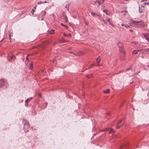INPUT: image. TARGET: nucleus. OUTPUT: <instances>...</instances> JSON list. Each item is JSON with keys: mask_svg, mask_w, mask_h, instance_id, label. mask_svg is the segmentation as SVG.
<instances>
[{"mask_svg": "<svg viewBox=\"0 0 149 149\" xmlns=\"http://www.w3.org/2000/svg\"><path fill=\"white\" fill-rule=\"evenodd\" d=\"M15 56H10L8 58V60L9 61H12L13 60L15 59Z\"/></svg>", "mask_w": 149, "mask_h": 149, "instance_id": "nucleus-7", "label": "nucleus"}, {"mask_svg": "<svg viewBox=\"0 0 149 149\" xmlns=\"http://www.w3.org/2000/svg\"><path fill=\"white\" fill-rule=\"evenodd\" d=\"M91 15L93 16V17H94L95 16V13H94V12H92L91 13Z\"/></svg>", "mask_w": 149, "mask_h": 149, "instance_id": "nucleus-23", "label": "nucleus"}, {"mask_svg": "<svg viewBox=\"0 0 149 149\" xmlns=\"http://www.w3.org/2000/svg\"><path fill=\"white\" fill-rule=\"evenodd\" d=\"M107 21V22H109L110 21V19L109 18L108 19Z\"/></svg>", "mask_w": 149, "mask_h": 149, "instance_id": "nucleus-38", "label": "nucleus"}, {"mask_svg": "<svg viewBox=\"0 0 149 149\" xmlns=\"http://www.w3.org/2000/svg\"><path fill=\"white\" fill-rule=\"evenodd\" d=\"M54 29H52L51 30H50L49 31V33L51 34H53L54 33Z\"/></svg>", "mask_w": 149, "mask_h": 149, "instance_id": "nucleus-16", "label": "nucleus"}, {"mask_svg": "<svg viewBox=\"0 0 149 149\" xmlns=\"http://www.w3.org/2000/svg\"><path fill=\"white\" fill-rule=\"evenodd\" d=\"M9 36H10V39H11V38H10V37H11V34L9 33Z\"/></svg>", "mask_w": 149, "mask_h": 149, "instance_id": "nucleus-42", "label": "nucleus"}, {"mask_svg": "<svg viewBox=\"0 0 149 149\" xmlns=\"http://www.w3.org/2000/svg\"><path fill=\"white\" fill-rule=\"evenodd\" d=\"M25 105L26 107H28V102H26V101H25Z\"/></svg>", "mask_w": 149, "mask_h": 149, "instance_id": "nucleus-28", "label": "nucleus"}, {"mask_svg": "<svg viewBox=\"0 0 149 149\" xmlns=\"http://www.w3.org/2000/svg\"><path fill=\"white\" fill-rule=\"evenodd\" d=\"M103 12L106 13V14L107 15H109V14L107 13V10H103Z\"/></svg>", "mask_w": 149, "mask_h": 149, "instance_id": "nucleus-22", "label": "nucleus"}, {"mask_svg": "<svg viewBox=\"0 0 149 149\" xmlns=\"http://www.w3.org/2000/svg\"><path fill=\"white\" fill-rule=\"evenodd\" d=\"M140 71H139L138 72H137L136 73H134L133 74V76H134L135 75H136L138 74L139 73H140Z\"/></svg>", "mask_w": 149, "mask_h": 149, "instance_id": "nucleus-24", "label": "nucleus"}, {"mask_svg": "<svg viewBox=\"0 0 149 149\" xmlns=\"http://www.w3.org/2000/svg\"><path fill=\"white\" fill-rule=\"evenodd\" d=\"M93 76V74H88L86 75V77L88 78H90L91 77H92Z\"/></svg>", "mask_w": 149, "mask_h": 149, "instance_id": "nucleus-17", "label": "nucleus"}, {"mask_svg": "<svg viewBox=\"0 0 149 149\" xmlns=\"http://www.w3.org/2000/svg\"><path fill=\"white\" fill-rule=\"evenodd\" d=\"M5 82L4 81L2 80H0V87H2L4 85Z\"/></svg>", "mask_w": 149, "mask_h": 149, "instance_id": "nucleus-5", "label": "nucleus"}, {"mask_svg": "<svg viewBox=\"0 0 149 149\" xmlns=\"http://www.w3.org/2000/svg\"><path fill=\"white\" fill-rule=\"evenodd\" d=\"M109 89H106V90H104L103 91V92L105 93H109Z\"/></svg>", "mask_w": 149, "mask_h": 149, "instance_id": "nucleus-15", "label": "nucleus"}, {"mask_svg": "<svg viewBox=\"0 0 149 149\" xmlns=\"http://www.w3.org/2000/svg\"><path fill=\"white\" fill-rule=\"evenodd\" d=\"M70 53H73V52H70Z\"/></svg>", "mask_w": 149, "mask_h": 149, "instance_id": "nucleus-50", "label": "nucleus"}, {"mask_svg": "<svg viewBox=\"0 0 149 149\" xmlns=\"http://www.w3.org/2000/svg\"><path fill=\"white\" fill-rule=\"evenodd\" d=\"M139 13H142L143 12L142 9H141L140 7H139Z\"/></svg>", "mask_w": 149, "mask_h": 149, "instance_id": "nucleus-20", "label": "nucleus"}, {"mask_svg": "<svg viewBox=\"0 0 149 149\" xmlns=\"http://www.w3.org/2000/svg\"><path fill=\"white\" fill-rule=\"evenodd\" d=\"M94 65V64H91L89 66V68H91L93 67V66Z\"/></svg>", "mask_w": 149, "mask_h": 149, "instance_id": "nucleus-30", "label": "nucleus"}, {"mask_svg": "<svg viewBox=\"0 0 149 149\" xmlns=\"http://www.w3.org/2000/svg\"><path fill=\"white\" fill-rule=\"evenodd\" d=\"M33 98V97H31L28 98L25 101L26 102H29Z\"/></svg>", "mask_w": 149, "mask_h": 149, "instance_id": "nucleus-18", "label": "nucleus"}, {"mask_svg": "<svg viewBox=\"0 0 149 149\" xmlns=\"http://www.w3.org/2000/svg\"><path fill=\"white\" fill-rule=\"evenodd\" d=\"M138 52L137 50H134L132 52V54H138Z\"/></svg>", "mask_w": 149, "mask_h": 149, "instance_id": "nucleus-12", "label": "nucleus"}, {"mask_svg": "<svg viewBox=\"0 0 149 149\" xmlns=\"http://www.w3.org/2000/svg\"><path fill=\"white\" fill-rule=\"evenodd\" d=\"M63 16L65 18V21L66 22H68V18L67 17L66 14L65 13H63Z\"/></svg>", "mask_w": 149, "mask_h": 149, "instance_id": "nucleus-9", "label": "nucleus"}, {"mask_svg": "<svg viewBox=\"0 0 149 149\" xmlns=\"http://www.w3.org/2000/svg\"><path fill=\"white\" fill-rule=\"evenodd\" d=\"M69 5L68 4H67L66 5L65 7L66 8H68V7H69Z\"/></svg>", "mask_w": 149, "mask_h": 149, "instance_id": "nucleus-33", "label": "nucleus"}, {"mask_svg": "<svg viewBox=\"0 0 149 149\" xmlns=\"http://www.w3.org/2000/svg\"><path fill=\"white\" fill-rule=\"evenodd\" d=\"M120 127V126L118 125L117 124L116 126V128H117V129L119 128Z\"/></svg>", "mask_w": 149, "mask_h": 149, "instance_id": "nucleus-31", "label": "nucleus"}, {"mask_svg": "<svg viewBox=\"0 0 149 149\" xmlns=\"http://www.w3.org/2000/svg\"><path fill=\"white\" fill-rule=\"evenodd\" d=\"M130 31H132V30H130Z\"/></svg>", "mask_w": 149, "mask_h": 149, "instance_id": "nucleus-53", "label": "nucleus"}, {"mask_svg": "<svg viewBox=\"0 0 149 149\" xmlns=\"http://www.w3.org/2000/svg\"><path fill=\"white\" fill-rule=\"evenodd\" d=\"M63 35L65 37H70L71 36V35L69 33L68 34H65V33H63Z\"/></svg>", "mask_w": 149, "mask_h": 149, "instance_id": "nucleus-14", "label": "nucleus"}, {"mask_svg": "<svg viewBox=\"0 0 149 149\" xmlns=\"http://www.w3.org/2000/svg\"><path fill=\"white\" fill-rule=\"evenodd\" d=\"M144 4L145 5H149V2H145L144 3Z\"/></svg>", "mask_w": 149, "mask_h": 149, "instance_id": "nucleus-29", "label": "nucleus"}, {"mask_svg": "<svg viewBox=\"0 0 149 149\" xmlns=\"http://www.w3.org/2000/svg\"><path fill=\"white\" fill-rule=\"evenodd\" d=\"M125 26L127 28L128 27H129V26L128 25H125Z\"/></svg>", "mask_w": 149, "mask_h": 149, "instance_id": "nucleus-34", "label": "nucleus"}, {"mask_svg": "<svg viewBox=\"0 0 149 149\" xmlns=\"http://www.w3.org/2000/svg\"><path fill=\"white\" fill-rule=\"evenodd\" d=\"M42 3H44V2H42V1H39V2H38V4H39Z\"/></svg>", "mask_w": 149, "mask_h": 149, "instance_id": "nucleus-32", "label": "nucleus"}, {"mask_svg": "<svg viewBox=\"0 0 149 149\" xmlns=\"http://www.w3.org/2000/svg\"><path fill=\"white\" fill-rule=\"evenodd\" d=\"M122 105H121L120 106H122Z\"/></svg>", "mask_w": 149, "mask_h": 149, "instance_id": "nucleus-54", "label": "nucleus"}, {"mask_svg": "<svg viewBox=\"0 0 149 149\" xmlns=\"http://www.w3.org/2000/svg\"><path fill=\"white\" fill-rule=\"evenodd\" d=\"M118 45L119 48L120 52L123 54H125V52L123 49V44L120 42H119L118 43Z\"/></svg>", "mask_w": 149, "mask_h": 149, "instance_id": "nucleus-2", "label": "nucleus"}, {"mask_svg": "<svg viewBox=\"0 0 149 149\" xmlns=\"http://www.w3.org/2000/svg\"><path fill=\"white\" fill-rule=\"evenodd\" d=\"M103 21L104 22L105 24H107V22H106L104 19H103Z\"/></svg>", "mask_w": 149, "mask_h": 149, "instance_id": "nucleus-41", "label": "nucleus"}, {"mask_svg": "<svg viewBox=\"0 0 149 149\" xmlns=\"http://www.w3.org/2000/svg\"><path fill=\"white\" fill-rule=\"evenodd\" d=\"M94 4L96 5V6L97 7H99L100 5V4L98 0H97L95 1Z\"/></svg>", "mask_w": 149, "mask_h": 149, "instance_id": "nucleus-8", "label": "nucleus"}, {"mask_svg": "<svg viewBox=\"0 0 149 149\" xmlns=\"http://www.w3.org/2000/svg\"><path fill=\"white\" fill-rule=\"evenodd\" d=\"M144 36L145 39L149 42V34L146 33L144 35Z\"/></svg>", "mask_w": 149, "mask_h": 149, "instance_id": "nucleus-4", "label": "nucleus"}, {"mask_svg": "<svg viewBox=\"0 0 149 149\" xmlns=\"http://www.w3.org/2000/svg\"><path fill=\"white\" fill-rule=\"evenodd\" d=\"M110 128H107L104 129V130H105V131H108L110 130Z\"/></svg>", "mask_w": 149, "mask_h": 149, "instance_id": "nucleus-27", "label": "nucleus"}, {"mask_svg": "<svg viewBox=\"0 0 149 149\" xmlns=\"http://www.w3.org/2000/svg\"><path fill=\"white\" fill-rule=\"evenodd\" d=\"M96 60L97 62V66H100L101 65H100L99 64V63L101 60V58L100 57V56H99L96 59Z\"/></svg>", "mask_w": 149, "mask_h": 149, "instance_id": "nucleus-3", "label": "nucleus"}, {"mask_svg": "<svg viewBox=\"0 0 149 149\" xmlns=\"http://www.w3.org/2000/svg\"><path fill=\"white\" fill-rule=\"evenodd\" d=\"M55 60H53V63H54V62H55Z\"/></svg>", "mask_w": 149, "mask_h": 149, "instance_id": "nucleus-49", "label": "nucleus"}, {"mask_svg": "<svg viewBox=\"0 0 149 149\" xmlns=\"http://www.w3.org/2000/svg\"><path fill=\"white\" fill-rule=\"evenodd\" d=\"M148 67L149 68V65H148Z\"/></svg>", "mask_w": 149, "mask_h": 149, "instance_id": "nucleus-52", "label": "nucleus"}, {"mask_svg": "<svg viewBox=\"0 0 149 149\" xmlns=\"http://www.w3.org/2000/svg\"><path fill=\"white\" fill-rule=\"evenodd\" d=\"M105 131V130H104V129L100 131V132H103V131Z\"/></svg>", "mask_w": 149, "mask_h": 149, "instance_id": "nucleus-40", "label": "nucleus"}, {"mask_svg": "<svg viewBox=\"0 0 149 149\" xmlns=\"http://www.w3.org/2000/svg\"><path fill=\"white\" fill-rule=\"evenodd\" d=\"M39 96L40 97H41V94H39Z\"/></svg>", "mask_w": 149, "mask_h": 149, "instance_id": "nucleus-48", "label": "nucleus"}, {"mask_svg": "<svg viewBox=\"0 0 149 149\" xmlns=\"http://www.w3.org/2000/svg\"><path fill=\"white\" fill-rule=\"evenodd\" d=\"M125 24H121V26H125Z\"/></svg>", "mask_w": 149, "mask_h": 149, "instance_id": "nucleus-43", "label": "nucleus"}, {"mask_svg": "<svg viewBox=\"0 0 149 149\" xmlns=\"http://www.w3.org/2000/svg\"><path fill=\"white\" fill-rule=\"evenodd\" d=\"M147 0H142L141 2H143L144 1H146Z\"/></svg>", "mask_w": 149, "mask_h": 149, "instance_id": "nucleus-46", "label": "nucleus"}, {"mask_svg": "<svg viewBox=\"0 0 149 149\" xmlns=\"http://www.w3.org/2000/svg\"><path fill=\"white\" fill-rule=\"evenodd\" d=\"M130 67L129 68H127V69H126V70H129L130 69Z\"/></svg>", "mask_w": 149, "mask_h": 149, "instance_id": "nucleus-45", "label": "nucleus"}, {"mask_svg": "<svg viewBox=\"0 0 149 149\" xmlns=\"http://www.w3.org/2000/svg\"><path fill=\"white\" fill-rule=\"evenodd\" d=\"M61 25H62V26H65L63 24H61Z\"/></svg>", "mask_w": 149, "mask_h": 149, "instance_id": "nucleus-47", "label": "nucleus"}, {"mask_svg": "<svg viewBox=\"0 0 149 149\" xmlns=\"http://www.w3.org/2000/svg\"><path fill=\"white\" fill-rule=\"evenodd\" d=\"M65 42L64 40L63 39H62V40H60L59 41V42Z\"/></svg>", "mask_w": 149, "mask_h": 149, "instance_id": "nucleus-26", "label": "nucleus"}, {"mask_svg": "<svg viewBox=\"0 0 149 149\" xmlns=\"http://www.w3.org/2000/svg\"><path fill=\"white\" fill-rule=\"evenodd\" d=\"M44 2V3H47V1H45L43 2Z\"/></svg>", "mask_w": 149, "mask_h": 149, "instance_id": "nucleus-44", "label": "nucleus"}, {"mask_svg": "<svg viewBox=\"0 0 149 149\" xmlns=\"http://www.w3.org/2000/svg\"><path fill=\"white\" fill-rule=\"evenodd\" d=\"M36 7H34V9H36Z\"/></svg>", "mask_w": 149, "mask_h": 149, "instance_id": "nucleus-51", "label": "nucleus"}, {"mask_svg": "<svg viewBox=\"0 0 149 149\" xmlns=\"http://www.w3.org/2000/svg\"><path fill=\"white\" fill-rule=\"evenodd\" d=\"M33 64L32 63H31L29 67V69L32 70L33 69Z\"/></svg>", "mask_w": 149, "mask_h": 149, "instance_id": "nucleus-21", "label": "nucleus"}, {"mask_svg": "<svg viewBox=\"0 0 149 149\" xmlns=\"http://www.w3.org/2000/svg\"><path fill=\"white\" fill-rule=\"evenodd\" d=\"M28 55H27V56H26V59L27 60H28Z\"/></svg>", "mask_w": 149, "mask_h": 149, "instance_id": "nucleus-39", "label": "nucleus"}, {"mask_svg": "<svg viewBox=\"0 0 149 149\" xmlns=\"http://www.w3.org/2000/svg\"><path fill=\"white\" fill-rule=\"evenodd\" d=\"M41 13L42 14V16H44L46 14V12L45 10H42L41 12Z\"/></svg>", "mask_w": 149, "mask_h": 149, "instance_id": "nucleus-13", "label": "nucleus"}, {"mask_svg": "<svg viewBox=\"0 0 149 149\" xmlns=\"http://www.w3.org/2000/svg\"><path fill=\"white\" fill-rule=\"evenodd\" d=\"M44 19V16H42L41 20H43Z\"/></svg>", "mask_w": 149, "mask_h": 149, "instance_id": "nucleus-36", "label": "nucleus"}, {"mask_svg": "<svg viewBox=\"0 0 149 149\" xmlns=\"http://www.w3.org/2000/svg\"><path fill=\"white\" fill-rule=\"evenodd\" d=\"M122 121V120H120L119 121V122H118V124H119V123H121V122Z\"/></svg>", "mask_w": 149, "mask_h": 149, "instance_id": "nucleus-37", "label": "nucleus"}, {"mask_svg": "<svg viewBox=\"0 0 149 149\" xmlns=\"http://www.w3.org/2000/svg\"><path fill=\"white\" fill-rule=\"evenodd\" d=\"M22 123L24 124V131L25 132H27L28 131V129L30 127L29 122L26 119H23Z\"/></svg>", "mask_w": 149, "mask_h": 149, "instance_id": "nucleus-1", "label": "nucleus"}, {"mask_svg": "<svg viewBox=\"0 0 149 149\" xmlns=\"http://www.w3.org/2000/svg\"><path fill=\"white\" fill-rule=\"evenodd\" d=\"M144 49H138V50H137V51L138 52H140V51H144Z\"/></svg>", "mask_w": 149, "mask_h": 149, "instance_id": "nucleus-25", "label": "nucleus"}, {"mask_svg": "<svg viewBox=\"0 0 149 149\" xmlns=\"http://www.w3.org/2000/svg\"><path fill=\"white\" fill-rule=\"evenodd\" d=\"M35 11V10H34V9H32V10H31V13L33 14V13Z\"/></svg>", "mask_w": 149, "mask_h": 149, "instance_id": "nucleus-35", "label": "nucleus"}, {"mask_svg": "<svg viewBox=\"0 0 149 149\" xmlns=\"http://www.w3.org/2000/svg\"><path fill=\"white\" fill-rule=\"evenodd\" d=\"M115 132V131L114 130H113L112 128L110 129V131L109 132V133L110 134L111 133H112V135H113V134Z\"/></svg>", "mask_w": 149, "mask_h": 149, "instance_id": "nucleus-11", "label": "nucleus"}, {"mask_svg": "<svg viewBox=\"0 0 149 149\" xmlns=\"http://www.w3.org/2000/svg\"><path fill=\"white\" fill-rule=\"evenodd\" d=\"M133 23L134 24H135L136 25V27H138L141 24L139 22H137L136 21H132Z\"/></svg>", "mask_w": 149, "mask_h": 149, "instance_id": "nucleus-6", "label": "nucleus"}, {"mask_svg": "<svg viewBox=\"0 0 149 149\" xmlns=\"http://www.w3.org/2000/svg\"><path fill=\"white\" fill-rule=\"evenodd\" d=\"M123 12V11H121V12Z\"/></svg>", "mask_w": 149, "mask_h": 149, "instance_id": "nucleus-55", "label": "nucleus"}, {"mask_svg": "<svg viewBox=\"0 0 149 149\" xmlns=\"http://www.w3.org/2000/svg\"><path fill=\"white\" fill-rule=\"evenodd\" d=\"M100 4H102L104 1V0H98Z\"/></svg>", "mask_w": 149, "mask_h": 149, "instance_id": "nucleus-19", "label": "nucleus"}, {"mask_svg": "<svg viewBox=\"0 0 149 149\" xmlns=\"http://www.w3.org/2000/svg\"><path fill=\"white\" fill-rule=\"evenodd\" d=\"M144 52L146 54H149V48L144 49Z\"/></svg>", "mask_w": 149, "mask_h": 149, "instance_id": "nucleus-10", "label": "nucleus"}]
</instances>
